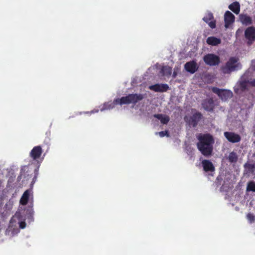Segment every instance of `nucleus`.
<instances>
[{"label": "nucleus", "instance_id": "obj_19", "mask_svg": "<svg viewBox=\"0 0 255 255\" xmlns=\"http://www.w3.org/2000/svg\"><path fill=\"white\" fill-rule=\"evenodd\" d=\"M229 8L235 14H238L240 11V4L239 2L235 1L229 5Z\"/></svg>", "mask_w": 255, "mask_h": 255}, {"label": "nucleus", "instance_id": "obj_9", "mask_svg": "<svg viewBox=\"0 0 255 255\" xmlns=\"http://www.w3.org/2000/svg\"><path fill=\"white\" fill-rule=\"evenodd\" d=\"M245 37L248 45H251L255 41V28L253 26L248 27L245 31Z\"/></svg>", "mask_w": 255, "mask_h": 255}, {"label": "nucleus", "instance_id": "obj_28", "mask_svg": "<svg viewBox=\"0 0 255 255\" xmlns=\"http://www.w3.org/2000/svg\"><path fill=\"white\" fill-rule=\"evenodd\" d=\"M245 167H246V168H254V165H250V164H248V165H247V164H246V165H245Z\"/></svg>", "mask_w": 255, "mask_h": 255}, {"label": "nucleus", "instance_id": "obj_3", "mask_svg": "<svg viewBox=\"0 0 255 255\" xmlns=\"http://www.w3.org/2000/svg\"><path fill=\"white\" fill-rule=\"evenodd\" d=\"M197 137L199 140L197 143L198 149L205 156H210L213 151L214 140L210 134H199Z\"/></svg>", "mask_w": 255, "mask_h": 255}, {"label": "nucleus", "instance_id": "obj_7", "mask_svg": "<svg viewBox=\"0 0 255 255\" xmlns=\"http://www.w3.org/2000/svg\"><path fill=\"white\" fill-rule=\"evenodd\" d=\"M43 150L40 146H34L30 152V157L38 163L41 162L43 158L41 157Z\"/></svg>", "mask_w": 255, "mask_h": 255}, {"label": "nucleus", "instance_id": "obj_20", "mask_svg": "<svg viewBox=\"0 0 255 255\" xmlns=\"http://www.w3.org/2000/svg\"><path fill=\"white\" fill-rule=\"evenodd\" d=\"M154 117L160 120L162 124H166L169 121V117L165 115L155 114L154 115Z\"/></svg>", "mask_w": 255, "mask_h": 255}, {"label": "nucleus", "instance_id": "obj_5", "mask_svg": "<svg viewBox=\"0 0 255 255\" xmlns=\"http://www.w3.org/2000/svg\"><path fill=\"white\" fill-rule=\"evenodd\" d=\"M242 68L239 58L237 57H231L226 62L225 66L222 67V71L224 74H230L233 72L240 70Z\"/></svg>", "mask_w": 255, "mask_h": 255}, {"label": "nucleus", "instance_id": "obj_4", "mask_svg": "<svg viewBox=\"0 0 255 255\" xmlns=\"http://www.w3.org/2000/svg\"><path fill=\"white\" fill-rule=\"evenodd\" d=\"M249 73H245L241 78L240 81L234 87V91L238 94H241L242 92L248 90L249 87L255 86V79L250 78Z\"/></svg>", "mask_w": 255, "mask_h": 255}, {"label": "nucleus", "instance_id": "obj_21", "mask_svg": "<svg viewBox=\"0 0 255 255\" xmlns=\"http://www.w3.org/2000/svg\"><path fill=\"white\" fill-rule=\"evenodd\" d=\"M171 72L172 69L170 67L165 66L162 67L160 71V73L163 76L168 77L171 75Z\"/></svg>", "mask_w": 255, "mask_h": 255}, {"label": "nucleus", "instance_id": "obj_22", "mask_svg": "<svg viewBox=\"0 0 255 255\" xmlns=\"http://www.w3.org/2000/svg\"><path fill=\"white\" fill-rule=\"evenodd\" d=\"M229 161L231 163H235L237 161L238 156L235 152H231L227 157Z\"/></svg>", "mask_w": 255, "mask_h": 255}, {"label": "nucleus", "instance_id": "obj_1", "mask_svg": "<svg viewBox=\"0 0 255 255\" xmlns=\"http://www.w3.org/2000/svg\"><path fill=\"white\" fill-rule=\"evenodd\" d=\"M33 196L32 190H26L22 194L20 201V206L11 218L8 227L6 230V235L14 236L19 232V230L25 228V220L29 222L33 221Z\"/></svg>", "mask_w": 255, "mask_h": 255}, {"label": "nucleus", "instance_id": "obj_25", "mask_svg": "<svg viewBox=\"0 0 255 255\" xmlns=\"http://www.w3.org/2000/svg\"><path fill=\"white\" fill-rule=\"evenodd\" d=\"M247 218L250 223H253L255 220V216L251 213H249L247 214Z\"/></svg>", "mask_w": 255, "mask_h": 255}, {"label": "nucleus", "instance_id": "obj_12", "mask_svg": "<svg viewBox=\"0 0 255 255\" xmlns=\"http://www.w3.org/2000/svg\"><path fill=\"white\" fill-rule=\"evenodd\" d=\"M202 165L204 170L206 172H209L212 175V173L214 172L215 170V167L211 161L206 159L203 160L202 161Z\"/></svg>", "mask_w": 255, "mask_h": 255}, {"label": "nucleus", "instance_id": "obj_10", "mask_svg": "<svg viewBox=\"0 0 255 255\" xmlns=\"http://www.w3.org/2000/svg\"><path fill=\"white\" fill-rule=\"evenodd\" d=\"M148 88L155 92H164L168 90L169 86L166 84H156L149 86Z\"/></svg>", "mask_w": 255, "mask_h": 255}, {"label": "nucleus", "instance_id": "obj_8", "mask_svg": "<svg viewBox=\"0 0 255 255\" xmlns=\"http://www.w3.org/2000/svg\"><path fill=\"white\" fill-rule=\"evenodd\" d=\"M205 63L209 66H217L220 62L219 56L214 54H208L203 58Z\"/></svg>", "mask_w": 255, "mask_h": 255}, {"label": "nucleus", "instance_id": "obj_27", "mask_svg": "<svg viewBox=\"0 0 255 255\" xmlns=\"http://www.w3.org/2000/svg\"><path fill=\"white\" fill-rule=\"evenodd\" d=\"M98 112H99V110L98 109H94L93 110H92L90 112H84V114L91 115L92 114L97 113Z\"/></svg>", "mask_w": 255, "mask_h": 255}, {"label": "nucleus", "instance_id": "obj_2", "mask_svg": "<svg viewBox=\"0 0 255 255\" xmlns=\"http://www.w3.org/2000/svg\"><path fill=\"white\" fill-rule=\"evenodd\" d=\"M144 95L141 94H131L121 98H117L114 101H109L105 103L100 106V110L103 112L106 110H110L114 108L116 105H122L124 104H136L142 100Z\"/></svg>", "mask_w": 255, "mask_h": 255}, {"label": "nucleus", "instance_id": "obj_15", "mask_svg": "<svg viewBox=\"0 0 255 255\" xmlns=\"http://www.w3.org/2000/svg\"><path fill=\"white\" fill-rule=\"evenodd\" d=\"M203 20L207 23L211 28H214L216 27L215 21L214 20L213 14L211 12L207 13L205 16L203 18Z\"/></svg>", "mask_w": 255, "mask_h": 255}, {"label": "nucleus", "instance_id": "obj_17", "mask_svg": "<svg viewBox=\"0 0 255 255\" xmlns=\"http://www.w3.org/2000/svg\"><path fill=\"white\" fill-rule=\"evenodd\" d=\"M240 19L243 24L249 25L252 24V19L247 14H240Z\"/></svg>", "mask_w": 255, "mask_h": 255}, {"label": "nucleus", "instance_id": "obj_31", "mask_svg": "<svg viewBox=\"0 0 255 255\" xmlns=\"http://www.w3.org/2000/svg\"><path fill=\"white\" fill-rule=\"evenodd\" d=\"M239 29H238L237 32H236V33L237 34L238 32H239Z\"/></svg>", "mask_w": 255, "mask_h": 255}, {"label": "nucleus", "instance_id": "obj_16", "mask_svg": "<svg viewBox=\"0 0 255 255\" xmlns=\"http://www.w3.org/2000/svg\"><path fill=\"white\" fill-rule=\"evenodd\" d=\"M203 107L208 111H211L214 108V102L212 99L205 100L202 103Z\"/></svg>", "mask_w": 255, "mask_h": 255}, {"label": "nucleus", "instance_id": "obj_18", "mask_svg": "<svg viewBox=\"0 0 255 255\" xmlns=\"http://www.w3.org/2000/svg\"><path fill=\"white\" fill-rule=\"evenodd\" d=\"M207 43L212 46H217L221 43V40L215 36H210L206 40Z\"/></svg>", "mask_w": 255, "mask_h": 255}, {"label": "nucleus", "instance_id": "obj_30", "mask_svg": "<svg viewBox=\"0 0 255 255\" xmlns=\"http://www.w3.org/2000/svg\"><path fill=\"white\" fill-rule=\"evenodd\" d=\"M176 76V74L175 72L173 73V77H175Z\"/></svg>", "mask_w": 255, "mask_h": 255}, {"label": "nucleus", "instance_id": "obj_29", "mask_svg": "<svg viewBox=\"0 0 255 255\" xmlns=\"http://www.w3.org/2000/svg\"><path fill=\"white\" fill-rule=\"evenodd\" d=\"M252 66L254 67V69L255 70V60L252 61Z\"/></svg>", "mask_w": 255, "mask_h": 255}, {"label": "nucleus", "instance_id": "obj_23", "mask_svg": "<svg viewBox=\"0 0 255 255\" xmlns=\"http://www.w3.org/2000/svg\"><path fill=\"white\" fill-rule=\"evenodd\" d=\"M201 118V115L199 113H195L193 115V117L192 118V122H193V127H195L197 122L199 121V120Z\"/></svg>", "mask_w": 255, "mask_h": 255}, {"label": "nucleus", "instance_id": "obj_26", "mask_svg": "<svg viewBox=\"0 0 255 255\" xmlns=\"http://www.w3.org/2000/svg\"><path fill=\"white\" fill-rule=\"evenodd\" d=\"M157 133L158 134L159 136H160L161 137H164V136H169L168 132L166 131H160V132H158Z\"/></svg>", "mask_w": 255, "mask_h": 255}, {"label": "nucleus", "instance_id": "obj_14", "mask_svg": "<svg viewBox=\"0 0 255 255\" xmlns=\"http://www.w3.org/2000/svg\"><path fill=\"white\" fill-rule=\"evenodd\" d=\"M225 26L228 28L229 26L234 22L235 20V16L230 11H227L224 15Z\"/></svg>", "mask_w": 255, "mask_h": 255}, {"label": "nucleus", "instance_id": "obj_24", "mask_svg": "<svg viewBox=\"0 0 255 255\" xmlns=\"http://www.w3.org/2000/svg\"><path fill=\"white\" fill-rule=\"evenodd\" d=\"M247 191L255 192V183L253 181L249 182L247 187Z\"/></svg>", "mask_w": 255, "mask_h": 255}, {"label": "nucleus", "instance_id": "obj_13", "mask_svg": "<svg viewBox=\"0 0 255 255\" xmlns=\"http://www.w3.org/2000/svg\"><path fill=\"white\" fill-rule=\"evenodd\" d=\"M184 68L187 72L193 74L198 70V66L195 61H191L187 62L184 65Z\"/></svg>", "mask_w": 255, "mask_h": 255}, {"label": "nucleus", "instance_id": "obj_11", "mask_svg": "<svg viewBox=\"0 0 255 255\" xmlns=\"http://www.w3.org/2000/svg\"><path fill=\"white\" fill-rule=\"evenodd\" d=\"M224 134L227 140L232 143L238 142L241 140V137L239 134L232 132L226 131Z\"/></svg>", "mask_w": 255, "mask_h": 255}, {"label": "nucleus", "instance_id": "obj_6", "mask_svg": "<svg viewBox=\"0 0 255 255\" xmlns=\"http://www.w3.org/2000/svg\"><path fill=\"white\" fill-rule=\"evenodd\" d=\"M212 91L217 94L222 101H226L233 96V93L231 91L226 89H220L216 87H213Z\"/></svg>", "mask_w": 255, "mask_h": 255}]
</instances>
